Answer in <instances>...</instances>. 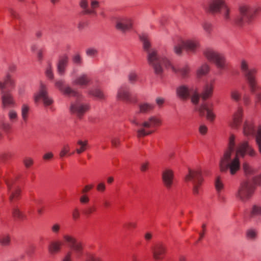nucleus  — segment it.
I'll return each mask as SVG.
<instances>
[{
	"label": "nucleus",
	"mask_w": 261,
	"mask_h": 261,
	"mask_svg": "<svg viewBox=\"0 0 261 261\" xmlns=\"http://www.w3.org/2000/svg\"><path fill=\"white\" fill-rule=\"evenodd\" d=\"M15 83L14 80L12 79L9 74H7L3 83L0 82V90L3 91L4 89L9 88L12 89L14 88Z\"/></svg>",
	"instance_id": "obj_25"
},
{
	"label": "nucleus",
	"mask_w": 261,
	"mask_h": 261,
	"mask_svg": "<svg viewBox=\"0 0 261 261\" xmlns=\"http://www.w3.org/2000/svg\"><path fill=\"white\" fill-rule=\"evenodd\" d=\"M213 110V105L211 103L205 102L201 106L198 111L201 115L206 114V119L208 121H213L215 118V115Z\"/></svg>",
	"instance_id": "obj_16"
},
{
	"label": "nucleus",
	"mask_w": 261,
	"mask_h": 261,
	"mask_svg": "<svg viewBox=\"0 0 261 261\" xmlns=\"http://www.w3.org/2000/svg\"><path fill=\"white\" fill-rule=\"evenodd\" d=\"M86 261H102L100 258L92 254H87Z\"/></svg>",
	"instance_id": "obj_51"
},
{
	"label": "nucleus",
	"mask_w": 261,
	"mask_h": 261,
	"mask_svg": "<svg viewBox=\"0 0 261 261\" xmlns=\"http://www.w3.org/2000/svg\"><path fill=\"white\" fill-rule=\"evenodd\" d=\"M1 178L3 179L7 185L8 190L10 192L9 200L10 202H13L18 200L20 199L21 189L20 187L14 185V186H10V182L9 180V176L6 175H2Z\"/></svg>",
	"instance_id": "obj_12"
},
{
	"label": "nucleus",
	"mask_w": 261,
	"mask_h": 261,
	"mask_svg": "<svg viewBox=\"0 0 261 261\" xmlns=\"http://www.w3.org/2000/svg\"><path fill=\"white\" fill-rule=\"evenodd\" d=\"M67 62L68 58L67 56L64 55L60 58L58 64V71L60 74L64 73Z\"/></svg>",
	"instance_id": "obj_28"
},
{
	"label": "nucleus",
	"mask_w": 261,
	"mask_h": 261,
	"mask_svg": "<svg viewBox=\"0 0 261 261\" xmlns=\"http://www.w3.org/2000/svg\"><path fill=\"white\" fill-rule=\"evenodd\" d=\"M239 16L234 20L236 25L240 27L251 23L257 15L261 14V6L252 7L248 5H241L239 8Z\"/></svg>",
	"instance_id": "obj_3"
},
{
	"label": "nucleus",
	"mask_w": 261,
	"mask_h": 261,
	"mask_svg": "<svg viewBox=\"0 0 261 261\" xmlns=\"http://www.w3.org/2000/svg\"><path fill=\"white\" fill-rule=\"evenodd\" d=\"M132 20L129 18H124L119 20L116 24V28L122 32L128 30L132 27Z\"/></svg>",
	"instance_id": "obj_22"
},
{
	"label": "nucleus",
	"mask_w": 261,
	"mask_h": 261,
	"mask_svg": "<svg viewBox=\"0 0 261 261\" xmlns=\"http://www.w3.org/2000/svg\"><path fill=\"white\" fill-rule=\"evenodd\" d=\"M10 238L8 235H3L0 236V243L2 245H7L9 244Z\"/></svg>",
	"instance_id": "obj_46"
},
{
	"label": "nucleus",
	"mask_w": 261,
	"mask_h": 261,
	"mask_svg": "<svg viewBox=\"0 0 261 261\" xmlns=\"http://www.w3.org/2000/svg\"><path fill=\"white\" fill-rule=\"evenodd\" d=\"M2 107L3 109L16 106L15 100L11 93L2 91Z\"/></svg>",
	"instance_id": "obj_17"
},
{
	"label": "nucleus",
	"mask_w": 261,
	"mask_h": 261,
	"mask_svg": "<svg viewBox=\"0 0 261 261\" xmlns=\"http://www.w3.org/2000/svg\"><path fill=\"white\" fill-rule=\"evenodd\" d=\"M14 155V153L11 151H6L1 155V158L3 160L6 161L10 159Z\"/></svg>",
	"instance_id": "obj_50"
},
{
	"label": "nucleus",
	"mask_w": 261,
	"mask_h": 261,
	"mask_svg": "<svg viewBox=\"0 0 261 261\" xmlns=\"http://www.w3.org/2000/svg\"><path fill=\"white\" fill-rule=\"evenodd\" d=\"M61 228V225L59 223H56L51 225L50 227V230L53 233L57 234L59 233Z\"/></svg>",
	"instance_id": "obj_44"
},
{
	"label": "nucleus",
	"mask_w": 261,
	"mask_h": 261,
	"mask_svg": "<svg viewBox=\"0 0 261 261\" xmlns=\"http://www.w3.org/2000/svg\"><path fill=\"white\" fill-rule=\"evenodd\" d=\"M207 130V127L204 124L200 125L199 127V132L202 135H206Z\"/></svg>",
	"instance_id": "obj_55"
},
{
	"label": "nucleus",
	"mask_w": 261,
	"mask_h": 261,
	"mask_svg": "<svg viewBox=\"0 0 261 261\" xmlns=\"http://www.w3.org/2000/svg\"><path fill=\"white\" fill-rule=\"evenodd\" d=\"M90 8L86 9L85 14L94 15L96 14V9L99 7V2L96 0H91Z\"/></svg>",
	"instance_id": "obj_30"
},
{
	"label": "nucleus",
	"mask_w": 261,
	"mask_h": 261,
	"mask_svg": "<svg viewBox=\"0 0 261 261\" xmlns=\"http://www.w3.org/2000/svg\"><path fill=\"white\" fill-rule=\"evenodd\" d=\"M45 73H46V76L48 78H49L50 79H52L53 78V73L52 69H51V66L50 65H48V67H47L46 71H45Z\"/></svg>",
	"instance_id": "obj_59"
},
{
	"label": "nucleus",
	"mask_w": 261,
	"mask_h": 261,
	"mask_svg": "<svg viewBox=\"0 0 261 261\" xmlns=\"http://www.w3.org/2000/svg\"><path fill=\"white\" fill-rule=\"evenodd\" d=\"M30 107L28 105L23 104L21 107V116L23 120L26 122L28 118Z\"/></svg>",
	"instance_id": "obj_38"
},
{
	"label": "nucleus",
	"mask_w": 261,
	"mask_h": 261,
	"mask_svg": "<svg viewBox=\"0 0 261 261\" xmlns=\"http://www.w3.org/2000/svg\"><path fill=\"white\" fill-rule=\"evenodd\" d=\"M231 98L236 101H239L241 98V93L237 90L234 89L231 91Z\"/></svg>",
	"instance_id": "obj_42"
},
{
	"label": "nucleus",
	"mask_w": 261,
	"mask_h": 261,
	"mask_svg": "<svg viewBox=\"0 0 261 261\" xmlns=\"http://www.w3.org/2000/svg\"><path fill=\"white\" fill-rule=\"evenodd\" d=\"M72 217L74 220H78L80 217V213L77 208H75L72 213Z\"/></svg>",
	"instance_id": "obj_53"
},
{
	"label": "nucleus",
	"mask_w": 261,
	"mask_h": 261,
	"mask_svg": "<svg viewBox=\"0 0 261 261\" xmlns=\"http://www.w3.org/2000/svg\"><path fill=\"white\" fill-rule=\"evenodd\" d=\"M88 1L87 0H81L80 2V7L84 10L83 13L85 14V11L86 9H89L88 7Z\"/></svg>",
	"instance_id": "obj_54"
},
{
	"label": "nucleus",
	"mask_w": 261,
	"mask_h": 261,
	"mask_svg": "<svg viewBox=\"0 0 261 261\" xmlns=\"http://www.w3.org/2000/svg\"><path fill=\"white\" fill-rule=\"evenodd\" d=\"M254 184L261 185V175L254 179V183L248 180L242 182L239 189L237 196L242 200L250 198L253 195L255 190Z\"/></svg>",
	"instance_id": "obj_6"
},
{
	"label": "nucleus",
	"mask_w": 261,
	"mask_h": 261,
	"mask_svg": "<svg viewBox=\"0 0 261 261\" xmlns=\"http://www.w3.org/2000/svg\"><path fill=\"white\" fill-rule=\"evenodd\" d=\"M215 188L218 193L221 192L224 188L222 178L220 176H217L214 182Z\"/></svg>",
	"instance_id": "obj_31"
},
{
	"label": "nucleus",
	"mask_w": 261,
	"mask_h": 261,
	"mask_svg": "<svg viewBox=\"0 0 261 261\" xmlns=\"http://www.w3.org/2000/svg\"><path fill=\"white\" fill-rule=\"evenodd\" d=\"M64 244L67 245L70 247V250L74 252L75 256L80 258L83 254V246L81 242H78L72 236L65 234L63 236V242Z\"/></svg>",
	"instance_id": "obj_9"
},
{
	"label": "nucleus",
	"mask_w": 261,
	"mask_h": 261,
	"mask_svg": "<svg viewBox=\"0 0 261 261\" xmlns=\"http://www.w3.org/2000/svg\"><path fill=\"white\" fill-rule=\"evenodd\" d=\"M256 236V232L254 230L250 229L247 232V237L249 239H253Z\"/></svg>",
	"instance_id": "obj_58"
},
{
	"label": "nucleus",
	"mask_w": 261,
	"mask_h": 261,
	"mask_svg": "<svg viewBox=\"0 0 261 261\" xmlns=\"http://www.w3.org/2000/svg\"><path fill=\"white\" fill-rule=\"evenodd\" d=\"M117 97L118 100L126 102H136V98L132 97L127 88L125 87H121L119 89L117 92Z\"/></svg>",
	"instance_id": "obj_18"
},
{
	"label": "nucleus",
	"mask_w": 261,
	"mask_h": 261,
	"mask_svg": "<svg viewBox=\"0 0 261 261\" xmlns=\"http://www.w3.org/2000/svg\"><path fill=\"white\" fill-rule=\"evenodd\" d=\"M225 4L224 0H212L209 4L208 11L213 13H220Z\"/></svg>",
	"instance_id": "obj_21"
},
{
	"label": "nucleus",
	"mask_w": 261,
	"mask_h": 261,
	"mask_svg": "<svg viewBox=\"0 0 261 261\" xmlns=\"http://www.w3.org/2000/svg\"><path fill=\"white\" fill-rule=\"evenodd\" d=\"M88 142L87 141H82L81 140H79L77 143V147L76 149V152L80 154L84 151H85L87 149Z\"/></svg>",
	"instance_id": "obj_35"
},
{
	"label": "nucleus",
	"mask_w": 261,
	"mask_h": 261,
	"mask_svg": "<svg viewBox=\"0 0 261 261\" xmlns=\"http://www.w3.org/2000/svg\"><path fill=\"white\" fill-rule=\"evenodd\" d=\"M8 116L9 120L12 122L14 123L17 121L18 119V115L17 112L14 110H10L8 113Z\"/></svg>",
	"instance_id": "obj_40"
},
{
	"label": "nucleus",
	"mask_w": 261,
	"mask_h": 261,
	"mask_svg": "<svg viewBox=\"0 0 261 261\" xmlns=\"http://www.w3.org/2000/svg\"><path fill=\"white\" fill-rule=\"evenodd\" d=\"M210 70V68L207 64H204L197 70V75L198 76H202L206 74Z\"/></svg>",
	"instance_id": "obj_41"
},
{
	"label": "nucleus",
	"mask_w": 261,
	"mask_h": 261,
	"mask_svg": "<svg viewBox=\"0 0 261 261\" xmlns=\"http://www.w3.org/2000/svg\"><path fill=\"white\" fill-rule=\"evenodd\" d=\"M63 245V243L60 241H53L49 245V252L51 254L57 253L61 250Z\"/></svg>",
	"instance_id": "obj_27"
},
{
	"label": "nucleus",
	"mask_w": 261,
	"mask_h": 261,
	"mask_svg": "<svg viewBox=\"0 0 261 261\" xmlns=\"http://www.w3.org/2000/svg\"><path fill=\"white\" fill-rule=\"evenodd\" d=\"M56 86L64 94L74 96H76L77 95V93L75 91L72 90L70 87H65L64 86V82L62 81H57L56 83Z\"/></svg>",
	"instance_id": "obj_23"
},
{
	"label": "nucleus",
	"mask_w": 261,
	"mask_h": 261,
	"mask_svg": "<svg viewBox=\"0 0 261 261\" xmlns=\"http://www.w3.org/2000/svg\"><path fill=\"white\" fill-rule=\"evenodd\" d=\"M89 109L88 104L83 103L79 101H76L71 105L70 111L72 114L81 117Z\"/></svg>",
	"instance_id": "obj_14"
},
{
	"label": "nucleus",
	"mask_w": 261,
	"mask_h": 261,
	"mask_svg": "<svg viewBox=\"0 0 261 261\" xmlns=\"http://www.w3.org/2000/svg\"><path fill=\"white\" fill-rule=\"evenodd\" d=\"M97 211L96 206L95 205H90L85 207L83 211V213L86 216H89L94 214Z\"/></svg>",
	"instance_id": "obj_37"
},
{
	"label": "nucleus",
	"mask_w": 261,
	"mask_h": 261,
	"mask_svg": "<svg viewBox=\"0 0 261 261\" xmlns=\"http://www.w3.org/2000/svg\"><path fill=\"white\" fill-rule=\"evenodd\" d=\"M244 114V110L242 107H239L237 110L233 113L231 118L228 122V125L232 128H239L242 122Z\"/></svg>",
	"instance_id": "obj_13"
},
{
	"label": "nucleus",
	"mask_w": 261,
	"mask_h": 261,
	"mask_svg": "<svg viewBox=\"0 0 261 261\" xmlns=\"http://www.w3.org/2000/svg\"><path fill=\"white\" fill-rule=\"evenodd\" d=\"M230 10L228 6L225 4L220 13L222 15L223 20L225 22H230L231 20L230 14Z\"/></svg>",
	"instance_id": "obj_29"
},
{
	"label": "nucleus",
	"mask_w": 261,
	"mask_h": 261,
	"mask_svg": "<svg viewBox=\"0 0 261 261\" xmlns=\"http://www.w3.org/2000/svg\"><path fill=\"white\" fill-rule=\"evenodd\" d=\"M90 81V78L87 75L84 74L77 78L74 81V84L77 85L84 86L88 84Z\"/></svg>",
	"instance_id": "obj_33"
},
{
	"label": "nucleus",
	"mask_w": 261,
	"mask_h": 261,
	"mask_svg": "<svg viewBox=\"0 0 261 261\" xmlns=\"http://www.w3.org/2000/svg\"><path fill=\"white\" fill-rule=\"evenodd\" d=\"M87 55L89 56H94L97 54V51L94 48H89L86 51Z\"/></svg>",
	"instance_id": "obj_64"
},
{
	"label": "nucleus",
	"mask_w": 261,
	"mask_h": 261,
	"mask_svg": "<svg viewBox=\"0 0 261 261\" xmlns=\"http://www.w3.org/2000/svg\"><path fill=\"white\" fill-rule=\"evenodd\" d=\"M204 55L210 62L214 63L219 69H224L227 66L224 56L213 49L207 48L204 51Z\"/></svg>",
	"instance_id": "obj_8"
},
{
	"label": "nucleus",
	"mask_w": 261,
	"mask_h": 261,
	"mask_svg": "<svg viewBox=\"0 0 261 261\" xmlns=\"http://www.w3.org/2000/svg\"><path fill=\"white\" fill-rule=\"evenodd\" d=\"M174 173L172 170L167 169L162 173V180L164 185L167 189H170L173 184Z\"/></svg>",
	"instance_id": "obj_20"
},
{
	"label": "nucleus",
	"mask_w": 261,
	"mask_h": 261,
	"mask_svg": "<svg viewBox=\"0 0 261 261\" xmlns=\"http://www.w3.org/2000/svg\"><path fill=\"white\" fill-rule=\"evenodd\" d=\"M244 104L245 106H248L251 103V97L248 94H244L243 97Z\"/></svg>",
	"instance_id": "obj_56"
},
{
	"label": "nucleus",
	"mask_w": 261,
	"mask_h": 261,
	"mask_svg": "<svg viewBox=\"0 0 261 261\" xmlns=\"http://www.w3.org/2000/svg\"><path fill=\"white\" fill-rule=\"evenodd\" d=\"M152 237L153 234L150 231L146 232L144 235V239L147 242H149L152 239Z\"/></svg>",
	"instance_id": "obj_61"
},
{
	"label": "nucleus",
	"mask_w": 261,
	"mask_h": 261,
	"mask_svg": "<svg viewBox=\"0 0 261 261\" xmlns=\"http://www.w3.org/2000/svg\"><path fill=\"white\" fill-rule=\"evenodd\" d=\"M215 81L212 80L211 81L210 84H207L205 85L204 90L202 93L201 96L204 100L208 98L211 96L213 93L214 85Z\"/></svg>",
	"instance_id": "obj_26"
},
{
	"label": "nucleus",
	"mask_w": 261,
	"mask_h": 261,
	"mask_svg": "<svg viewBox=\"0 0 261 261\" xmlns=\"http://www.w3.org/2000/svg\"><path fill=\"white\" fill-rule=\"evenodd\" d=\"M137 126H140L137 130L138 137H143L149 135L156 130L161 125L162 120L157 116H151L141 124H139L137 121L133 122Z\"/></svg>",
	"instance_id": "obj_4"
},
{
	"label": "nucleus",
	"mask_w": 261,
	"mask_h": 261,
	"mask_svg": "<svg viewBox=\"0 0 261 261\" xmlns=\"http://www.w3.org/2000/svg\"><path fill=\"white\" fill-rule=\"evenodd\" d=\"M154 109V106L152 104L148 103H142L139 105L140 112L142 113H147L151 112Z\"/></svg>",
	"instance_id": "obj_34"
},
{
	"label": "nucleus",
	"mask_w": 261,
	"mask_h": 261,
	"mask_svg": "<svg viewBox=\"0 0 261 261\" xmlns=\"http://www.w3.org/2000/svg\"><path fill=\"white\" fill-rule=\"evenodd\" d=\"M25 166L27 168L31 167L33 164V161L30 158H26L23 160Z\"/></svg>",
	"instance_id": "obj_57"
},
{
	"label": "nucleus",
	"mask_w": 261,
	"mask_h": 261,
	"mask_svg": "<svg viewBox=\"0 0 261 261\" xmlns=\"http://www.w3.org/2000/svg\"><path fill=\"white\" fill-rule=\"evenodd\" d=\"M93 187V185H88L84 187V188L82 190V194H86V193L90 191Z\"/></svg>",
	"instance_id": "obj_63"
},
{
	"label": "nucleus",
	"mask_w": 261,
	"mask_h": 261,
	"mask_svg": "<svg viewBox=\"0 0 261 261\" xmlns=\"http://www.w3.org/2000/svg\"><path fill=\"white\" fill-rule=\"evenodd\" d=\"M89 201L90 198L86 194H83L80 198V202L83 204H87Z\"/></svg>",
	"instance_id": "obj_52"
},
{
	"label": "nucleus",
	"mask_w": 261,
	"mask_h": 261,
	"mask_svg": "<svg viewBox=\"0 0 261 261\" xmlns=\"http://www.w3.org/2000/svg\"><path fill=\"white\" fill-rule=\"evenodd\" d=\"M199 46V42L197 39L181 40L178 44L174 46V52L177 55H180L183 49L187 51L195 52Z\"/></svg>",
	"instance_id": "obj_10"
},
{
	"label": "nucleus",
	"mask_w": 261,
	"mask_h": 261,
	"mask_svg": "<svg viewBox=\"0 0 261 261\" xmlns=\"http://www.w3.org/2000/svg\"><path fill=\"white\" fill-rule=\"evenodd\" d=\"M256 141L258 146L259 152L261 153V124L257 126L256 133Z\"/></svg>",
	"instance_id": "obj_39"
},
{
	"label": "nucleus",
	"mask_w": 261,
	"mask_h": 261,
	"mask_svg": "<svg viewBox=\"0 0 261 261\" xmlns=\"http://www.w3.org/2000/svg\"><path fill=\"white\" fill-rule=\"evenodd\" d=\"M90 94L93 95L94 96L99 99H102L104 98L105 97L103 93L98 89H96L94 91H91Z\"/></svg>",
	"instance_id": "obj_49"
},
{
	"label": "nucleus",
	"mask_w": 261,
	"mask_h": 261,
	"mask_svg": "<svg viewBox=\"0 0 261 261\" xmlns=\"http://www.w3.org/2000/svg\"><path fill=\"white\" fill-rule=\"evenodd\" d=\"M243 132L245 136H254L255 129L254 123L252 121H246L243 126Z\"/></svg>",
	"instance_id": "obj_24"
},
{
	"label": "nucleus",
	"mask_w": 261,
	"mask_h": 261,
	"mask_svg": "<svg viewBox=\"0 0 261 261\" xmlns=\"http://www.w3.org/2000/svg\"><path fill=\"white\" fill-rule=\"evenodd\" d=\"M167 252L166 246L163 243L156 244L152 248V256L156 260H161L164 259Z\"/></svg>",
	"instance_id": "obj_19"
},
{
	"label": "nucleus",
	"mask_w": 261,
	"mask_h": 261,
	"mask_svg": "<svg viewBox=\"0 0 261 261\" xmlns=\"http://www.w3.org/2000/svg\"><path fill=\"white\" fill-rule=\"evenodd\" d=\"M12 214L14 218L19 220H23L26 217L25 214L20 211L18 206H15L13 208Z\"/></svg>",
	"instance_id": "obj_32"
},
{
	"label": "nucleus",
	"mask_w": 261,
	"mask_h": 261,
	"mask_svg": "<svg viewBox=\"0 0 261 261\" xmlns=\"http://www.w3.org/2000/svg\"><path fill=\"white\" fill-rule=\"evenodd\" d=\"M186 181L193 180V193L198 195L202 190V185L204 179L202 176V171L200 169L189 170V173L186 176Z\"/></svg>",
	"instance_id": "obj_7"
},
{
	"label": "nucleus",
	"mask_w": 261,
	"mask_h": 261,
	"mask_svg": "<svg viewBox=\"0 0 261 261\" xmlns=\"http://www.w3.org/2000/svg\"><path fill=\"white\" fill-rule=\"evenodd\" d=\"M72 256H74L75 258L74 252L72 250L68 251L63 258L62 261H72ZM76 258H77L76 257Z\"/></svg>",
	"instance_id": "obj_43"
},
{
	"label": "nucleus",
	"mask_w": 261,
	"mask_h": 261,
	"mask_svg": "<svg viewBox=\"0 0 261 261\" xmlns=\"http://www.w3.org/2000/svg\"><path fill=\"white\" fill-rule=\"evenodd\" d=\"M137 227V223L136 221H130L124 224V227L128 229H135Z\"/></svg>",
	"instance_id": "obj_48"
},
{
	"label": "nucleus",
	"mask_w": 261,
	"mask_h": 261,
	"mask_svg": "<svg viewBox=\"0 0 261 261\" xmlns=\"http://www.w3.org/2000/svg\"><path fill=\"white\" fill-rule=\"evenodd\" d=\"M202 26L203 29L208 33L211 32L212 30V25L210 23L204 22Z\"/></svg>",
	"instance_id": "obj_60"
},
{
	"label": "nucleus",
	"mask_w": 261,
	"mask_h": 261,
	"mask_svg": "<svg viewBox=\"0 0 261 261\" xmlns=\"http://www.w3.org/2000/svg\"><path fill=\"white\" fill-rule=\"evenodd\" d=\"M176 93L177 96L183 100L188 99L190 95H192L191 101L193 103L197 104L198 102L199 96L196 90L189 89L186 86H181L177 88Z\"/></svg>",
	"instance_id": "obj_11"
},
{
	"label": "nucleus",
	"mask_w": 261,
	"mask_h": 261,
	"mask_svg": "<svg viewBox=\"0 0 261 261\" xmlns=\"http://www.w3.org/2000/svg\"><path fill=\"white\" fill-rule=\"evenodd\" d=\"M252 216H260L261 217V207L258 205H254L251 212Z\"/></svg>",
	"instance_id": "obj_47"
},
{
	"label": "nucleus",
	"mask_w": 261,
	"mask_h": 261,
	"mask_svg": "<svg viewBox=\"0 0 261 261\" xmlns=\"http://www.w3.org/2000/svg\"><path fill=\"white\" fill-rule=\"evenodd\" d=\"M40 100H42L45 106H48L52 104L53 100L47 96L45 87L42 85L40 90L38 93L35 94L34 100L35 103H37Z\"/></svg>",
	"instance_id": "obj_15"
},
{
	"label": "nucleus",
	"mask_w": 261,
	"mask_h": 261,
	"mask_svg": "<svg viewBox=\"0 0 261 261\" xmlns=\"http://www.w3.org/2000/svg\"><path fill=\"white\" fill-rule=\"evenodd\" d=\"M73 153H70V146L68 144H64L60 151V158H63L65 156H70L73 154Z\"/></svg>",
	"instance_id": "obj_36"
},
{
	"label": "nucleus",
	"mask_w": 261,
	"mask_h": 261,
	"mask_svg": "<svg viewBox=\"0 0 261 261\" xmlns=\"http://www.w3.org/2000/svg\"><path fill=\"white\" fill-rule=\"evenodd\" d=\"M235 137L231 135L229 138L228 146L221 159L219 166L221 172H226L228 169L230 174H235L240 168L239 156L244 157L246 154L253 156L255 155L254 149L247 141L239 143L237 147L235 156L231 159V154L235 146Z\"/></svg>",
	"instance_id": "obj_1"
},
{
	"label": "nucleus",
	"mask_w": 261,
	"mask_h": 261,
	"mask_svg": "<svg viewBox=\"0 0 261 261\" xmlns=\"http://www.w3.org/2000/svg\"><path fill=\"white\" fill-rule=\"evenodd\" d=\"M12 128L11 124L9 123H4L2 126V128L5 132H9Z\"/></svg>",
	"instance_id": "obj_62"
},
{
	"label": "nucleus",
	"mask_w": 261,
	"mask_h": 261,
	"mask_svg": "<svg viewBox=\"0 0 261 261\" xmlns=\"http://www.w3.org/2000/svg\"><path fill=\"white\" fill-rule=\"evenodd\" d=\"M140 38L143 43L144 50L148 51V62L149 64L153 67L156 74H161L164 68L168 69L171 68L173 71L179 74L183 77L186 76L189 73L190 69L188 66H185L177 70L167 59L159 57L155 50L151 49L149 51L150 43L149 41L148 36L146 34H143L141 35Z\"/></svg>",
	"instance_id": "obj_2"
},
{
	"label": "nucleus",
	"mask_w": 261,
	"mask_h": 261,
	"mask_svg": "<svg viewBox=\"0 0 261 261\" xmlns=\"http://www.w3.org/2000/svg\"><path fill=\"white\" fill-rule=\"evenodd\" d=\"M241 70L246 78L250 90L252 93L261 90V87L257 84L256 79V70L255 68H249L247 63L243 60L241 62Z\"/></svg>",
	"instance_id": "obj_5"
},
{
	"label": "nucleus",
	"mask_w": 261,
	"mask_h": 261,
	"mask_svg": "<svg viewBox=\"0 0 261 261\" xmlns=\"http://www.w3.org/2000/svg\"><path fill=\"white\" fill-rule=\"evenodd\" d=\"M243 170L246 175L252 174L254 173L253 169L247 163H244L243 165Z\"/></svg>",
	"instance_id": "obj_45"
}]
</instances>
